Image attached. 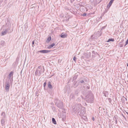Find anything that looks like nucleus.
Segmentation results:
<instances>
[{"instance_id": "nucleus-1", "label": "nucleus", "mask_w": 128, "mask_h": 128, "mask_svg": "<svg viewBox=\"0 0 128 128\" xmlns=\"http://www.w3.org/2000/svg\"><path fill=\"white\" fill-rule=\"evenodd\" d=\"M82 106L80 104H76L74 108H73L74 110L76 111V112H77V113H79L80 112V114H84L85 113V112L84 111L82 112Z\"/></svg>"}, {"instance_id": "nucleus-38", "label": "nucleus", "mask_w": 128, "mask_h": 128, "mask_svg": "<svg viewBox=\"0 0 128 128\" xmlns=\"http://www.w3.org/2000/svg\"><path fill=\"white\" fill-rule=\"evenodd\" d=\"M81 96L82 98H83L82 96Z\"/></svg>"}, {"instance_id": "nucleus-2", "label": "nucleus", "mask_w": 128, "mask_h": 128, "mask_svg": "<svg viewBox=\"0 0 128 128\" xmlns=\"http://www.w3.org/2000/svg\"><path fill=\"white\" fill-rule=\"evenodd\" d=\"M44 69L43 68V66L42 67V66H39L36 70L35 74L36 76H40L42 72H44Z\"/></svg>"}, {"instance_id": "nucleus-3", "label": "nucleus", "mask_w": 128, "mask_h": 128, "mask_svg": "<svg viewBox=\"0 0 128 128\" xmlns=\"http://www.w3.org/2000/svg\"><path fill=\"white\" fill-rule=\"evenodd\" d=\"M55 102V104L58 108L63 110H64V108L63 102L62 101L57 100Z\"/></svg>"}, {"instance_id": "nucleus-9", "label": "nucleus", "mask_w": 128, "mask_h": 128, "mask_svg": "<svg viewBox=\"0 0 128 128\" xmlns=\"http://www.w3.org/2000/svg\"><path fill=\"white\" fill-rule=\"evenodd\" d=\"M85 81L82 78H81L79 80V83H80L83 84H85V83L84 82Z\"/></svg>"}, {"instance_id": "nucleus-12", "label": "nucleus", "mask_w": 128, "mask_h": 128, "mask_svg": "<svg viewBox=\"0 0 128 128\" xmlns=\"http://www.w3.org/2000/svg\"><path fill=\"white\" fill-rule=\"evenodd\" d=\"M4 119V118H2V119L1 120V124L2 126L4 125L5 124V121Z\"/></svg>"}, {"instance_id": "nucleus-21", "label": "nucleus", "mask_w": 128, "mask_h": 128, "mask_svg": "<svg viewBox=\"0 0 128 128\" xmlns=\"http://www.w3.org/2000/svg\"><path fill=\"white\" fill-rule=\"evenodd\" d=\"M1 42V44L2 46H3L5 42L4 41H2Z\"/></svg>"}, {"instance_id": "nucleus-7", "label": "nucleus", "mask_w": 128, "mask_h": 128, "mask_svg": "<svg viewBox=\"0 0 128 128\" xmlns=\"http://www.w3.org/2000/svg\"><path fill=\"white\" fill-rule=\"evenodd\" d=\"M50 51H51V50H40L39 51H38V52H40L41 53L45 54V53H48V52H50Z\"/></svg>"}, {"instance_id": "nucleus-20", "label": "nucleus", "mask_w": 128, "mask_h": 128, "mask_svg": "<svg viewBox=\"0 0 128 128\" xmlns=\"http://www.w3.org/2000/svg\"><path fill=\"white\" fill-rule=\"evenodd\" d=\"M51 40V37L50 36L46 40V42H49Z\"/></svg>"}, {"instance_id": "nucleus-37", "label": "nucleus", "mask_w": 128, "mask_h": 128, "mask_svg": "<svg viewBox=\"0 0 128 128\" xmlns=\"http://www.w3.org/2000/svg\"><path fill=\"white\" fill-rule=\"evenodd\" d=\"M72 96V97H73V95H72V94H71V96Z\"/></svg>"}, {"instance_id": "nucleus-10", "label": "nucleus", "mask_w": 128, "mask_h": 128, "mask_svg": "<svg viewBox=\"0 0 128 128\" xmlns=\"http://www.w3.org/2000/svg\"><path fill=\"white\" fill-rule=\"evenodd\" d=\"M13 80L8 79V78H7L6 84H10V83H12V82Z\"/></svg>"}, {"instance_id": "nucleus-35", "label": "nucleus", "mask_w": 128, "mask_h": 128, "mask_svg": "<svg viewBox=\"0 0 128 128\" xmlns=\"http://www.w3.org/2000/svg\"><path fill=\"white\" fill-rule=\"evenodd\" d=\"M123 117H124V119H125V120H126V118L124 116H123Z\"/></svg>"}, {"instance_id": "nucleus-27", "label": "nucleus", "mask_w": 128, "mask_h": 128, "mask_svg": "<svg viewBox=\"0 0 128 128\" xmlns=\"http://www.w3.org/2000/svg\"><path fill=\"white\" fill-rule=\"evenodd\" d=\"M77 101H78V102H80V98H78V99H77Z\"/></svg>"}, {"instance_id": "nucleus-40", "label": "nucleus", "mask_w": 128, "mask_h": 128, "mask_svg": "<svg viewBox=\"0 0 128 128\" xmlns=\"http://www.w3.org/2000/svg\"><path fill=\"white\" fill-rule=\"evenodd\" d=\"M104 95L105 96H106V95H105H105Z\"/></svg>"}, {"instance_id": "nucleus-23", "label": "nucleus", "mask_w": 128, "mask_h": 128, "mask_svg": "<svg viewBox=\"0 0 128 128\" xmlns=\"http://www.w3.org/2000/svg\"><path fill=\"white\" fill-rule=\"evenodd\" d=\"M128 44V39L126 41V44L124 46H125Z\"/></svg>"}, {"instance_id": "nucleus-15", "label": "nucleus", "mask_w": 128, "mask_h": 128, "mask_svg": "<svg viewBox=\"0 0 128 128\" xmlns=\"http://www.w3.org/2000/svg\"><path fill=\"white\" fill-rule=\"evenodd\" d=\"M55 44L54 43H53L52 44H51L48 47V48H51L53 47L55 45Z\"/></svg>"}, {"instance_id": "nucleus-31", "label": "nucleus", "mask_w": 128, "mask_h": 128, "mask_svg": "<svg viewBox=\"0 0 128 128\" xmlns=\"http://www.w3.org/2000/svg\"><path fill=\"white\" fill-rule=\"evenodd\" d=\"M34 44V41H33L32 42V45H33Z\"/></svg>"}, {"instance_id": "nucleus-22", "label": "nucleus", "mask_w": 128, "mask_h": 128, "mask_svg": "<svg viewBox=\"0 0 128 128\" xmlns=\"http://www.w3.org/2000/svg\"><path fill=\"white\" fill-rule=\"evenodd\" d=\"M78 93V90H76L75 91V94L77 95Z\"/></svg>"}, {"instance_id": "nucleus-6", "label": "nucleus", "mask_w": 128, "mask_h": 128, "mask_svg": "<svg viewBox=\"0 0 128 128\" xmlns=\"http://www.w3.org/2000/svg\"><path fill=\"white\" fill-rule=\"evenodd\" d=\"M10 29V28H8L6 30H5L3 32H2V36H3V35H5L6 34V33L7 32L9 33L10 32H10L9 31V32L8 31V30H9Z\"/></svg>"}, {"instance_id": "nucleus-29", "label": "nucleus", "mask_w": 128, "mask_h": 128, "mask_svg": "<svg viewBox=\"0 0 128 128\" xmlns=\"http://www.w3.org/2000/svg\"><path fill=\"white\" fill-rule=\"evenodd\" d=\"M65 9L66 10H69V9H68L67 7H65Z\"/></svg>"}, {"instance_id": "nucleus-41", "label": "nucleus", "mask_w": 128, "mask_h": 128, "mask_svg": "<svg viewBox=\"0 0 128 128\" xmlns=\"http://www.w3.org/2000/svg\"><path fill=\"white\" fill-rule=\"evenodd\" d=\"M126 100H127V99H126Z\"/></svg>"}, {"instance_id": "nucleus-42", "label": "nucleus", "mask_w": 128, "mask_h": 128, "mask_svg": "<svg viewBox=\"0 0 128 128\" xmlns=\"http://www.w3.org/2000/svg\"><path fill=\"white\" fill-rule=\"evenodd\" d=\"M127 114H128V113L127 112Z\"/></svg>"}, {"instance_id": "nucleus-19", "label": "nucleus", "mask_w": 128, "mask_h": 128, "mask_svg": "<svg viewBox=\"0 0 128 128\" xmlns=\"http://www.w3.org/2000/svg\"><path fill=\"white\" fill-rule=\"evenodd\" d=\"M114 41V39H112V38H110L109 39L108 41H107V42H110V41Z\"/></svg>"}, {"instance_id": "nucleus-8", "label": "nucleus", "mask_w": 128, "mask_h": 128, "mask_svg": "<svg viewBox=\"0 0 128 128\" xmlns=\"http://www.w3.org/2000/svg\"><path fill=\"white\" fill-rule=\"evenodd\" d=\"M10 86V84H6L5 85V89L6 90L7 92H8L9 90V88Z\"/></svg>"}, {"instance_id": "nucleus-5", "label": "nucleus", "mask_w": 128, "mask_h": 128, "mask_svg": "<svg viewBox=\"0 0 128 128\" xmlns=\"http://www.w3.org/2000/svg\"><path fill=\"white\" fill-rule=\"evenodd\" d=\"M14 72L13 71H11L10 72L8 76V77L7 78L8 79H10L12 80H13V75Z\"/></svg>"}, {"instance_id": "nucleus-13", "label": "nucleus", "mask_w": 128, "mask_h": 128, "mask_svg": "<svg viewBox=\"0 0 128 128\" xmlns=\"http://www.w3.org/2000/svg\"><path fill=\"white\" fill-rule=\"evenodd\" d=\"M67 35L66 34L62 33L60 35V37L62 38H65L66 37Z\"/></svg>"}, {"instance_id": "nucleus-25", "label": "nucleus", "mask_w": 128, "mask_h": 128, "mask_svg": "<svg viewBox=\"0 0 128 128\" xmlns=\"http://www.w3.org/2000/svg\"><path fill=\"white\" fill-rule=\"evenodd\" d=\"M46 82H44V88L45 87V86L46 85Z\"/></svg>"}, {"instance_id": "nucleus-4", "label": "nucleus", "mask_w": 128, "mask_h": 128, "mask_svg": "<svg viewBox=\"0 0 128 128\" xmlns=\"http://www.w3.org/2000/svg\"><path fill=\"white\" fill-rule=\"evenodd\" d=\"M87 100L88 102L92 103L93 101V95L91 92L88 95Z\"/></svg>"}, {"instance_id": "nucleus-34", "label": "nucleus", "mask_w": 128, "mask_h": 128, "mask_svg": "<svg viewBox=\"0 0 128 128\" xmlns=\"http://www.w3.org/2000/svg\"><path fill=\"white\" fill-rule=\"evenodd\" d=\"M87 88H88V89H89L90 88V87L88 86L87 87Z\"/></svg>"}, {"instance_id": "nucleus-11", "label": "nucleus", "mask_w": 128, "mask_h": 128, "mask_svg": "<svg viewBox=\"0 0 128 128\" xmlns=\"http://www.w3.org/2000/svg\"><path fill=\"white\" fill-rule=\"evenodd\" d=\"M48 87L49 88L51 89L52 88L51 83L50 81H49L48 82Z\"/></svg>"}, {"instance_id": "nucleus-18", "label": "nucleus", "mask_w": 128, "mask_h": 128, "mask_svg": "<svg viewBox=\"0 0 128 128\" xmlns=\"http://www.w3.org/2000/svg\"><path fill=\"white\" fill-rule=\"evenodd\" d=\"M112 3V2H109V3H108V6H107V8L110 7L111 6Z\"/></svg>"}, {"instance_id": "nucleus-33", "label": "nucleus", "mask_w": 128, "mask_h": 128, "mask_svg": "<svg viewBox=\"0 0 128 128\" xmlns=\"http://www.w3.org/2000/svg\"><path fill=\"white\" fill-rule=\"evenodd\" d=\"M92 120H94V118H92Z\"/></svg>"}, {"instance_id": "nucleus-14", "label": "nucleus", "mask_w": 128, "mask_h": 128, "mask_svg": "<svg viewBox=\"0 0 128 128\" xmlns=\"http://www.w3.org/2000/svg\"><path fill=\"white\" fill-rule=\"evenodd\" d=\"M124 40H122L121 42H120L119 44V46L120 47H122L123 46L124 44L122 43V42L124 41Z\"/></svg>"}, {"instance_id": "nucleus-24", "label": "nucleus", "mask_w": 128, "mask_h": 128, "mask_svg": "<svg viewBox=\"0 0 128 128\" xmlns=\"http://www.w3.org/2000/svg\"><path fill=\"white\" fill-rule=\"evenodd\" d=\"M108 101L110 103H111L112 101V100L111 98H108Z\"/></svg>"}, {"instance_id": "nucleus-16", "label": "nucleus", "mask_w": 128, "mask_h": 128, "mask_svg": "<svg viewBox=\"0 0 128 128\" xmlns=\"http://www.w3.org/2000/svg\"><path fill=\"white\" fill-rule=\"evenodd\" d=\"M52 122L53 124H56V121L55 119L54 118H52Z\"/></svg>"}, {"instance_id": "nucleus-39", "label": "nucleus", "mask_w": 128, "mask_h": 128, "mask_svg": "<svg viewBox=\"0 0 128 128\" xmlns=\"http://www.w3.org/2000/svg\"><path fill=\"white\" fill-rule=\"evenodd\" d=\"M127 77L128 78V75H127Z\"/></svg>"}, {"instance_id": "nucleus-26", "label": "nucleus", "mask_w": 128, "mask_h": 128, "mask_svg": "<svg viewBox=\"0 0 128 128\" xmlns=\"http://www.w3.org/2000/svg\"><path fill=\"white\" fill-rule=\"evenodd\" d=\"M73 60H74V61H76V57L74 56V57L73 58Z\"/></svg>"}, {"instance_id": "nucleus-32", "label": "nucleus", "mask_w": 128, "mask_h": 128, "mask_svg": "<svg viewBox=\"0 0 128 128\" xmlns=\"http://www.w3.org/2000/svg\"><path fill=\"white\" fill-rule=\"evenodd\" d=\"M117 120H116V124H117Z\"/></svg>"}, {"instance_id": "nucleus-17", "label": "nucleus", "mask_w": 128, "mask_h": 128, "mask_svg": "<svg viewBox=\"0 0 128 128\" xmlns=\"http://www.w3.org/2000/svg\"><path fill=\"white\" fill-rule=\"evenodd\" d=\"M1 115L3 116L2 118H4L5 117L6 114L4 112H2L1 114Z\"/></svg>"}, {"instance_id": "nucleus-36", "label": "nucleus", "mask_w": 128, "mask_h": 128, "mask_svg": "<svg viewBox=\"0 0 128 128\" xmlns=\"http://www.w3.org/2000/svg\"><path fill=\"white\" fill-rule=\"evenodd\" d=\"M126 65L127 66H128V63H127Z\"/></svg>"}, {"instance_id": "nucleus-28", "label": "nucleus", "mask_w": 128, "mask_h": 128, "mask_svg": "<svg viewBox=\"0 0 128 128\" xmlns=\"http://www.w3.org/2000/svg\"><path fill=\"white\" fill-rule=\"evenodd\" d=\"M86 13H84L82 15V16H86Z\"/></svg>"}, {"instance_id": "nucleus-30", "label": "nucleus", "mask_w": 128, "mask_h": 128, "mask_svg": "<svg viewBox=\"0 0 128 128\" xmlns=\"http://www.w3.org/2000/svg\"><path fill=\"white\" fill-rule=\"evenodd\" d=\"M114 0H111L110 1V2H112V3L114 1Z\"/></svg>"}]
</instances>
